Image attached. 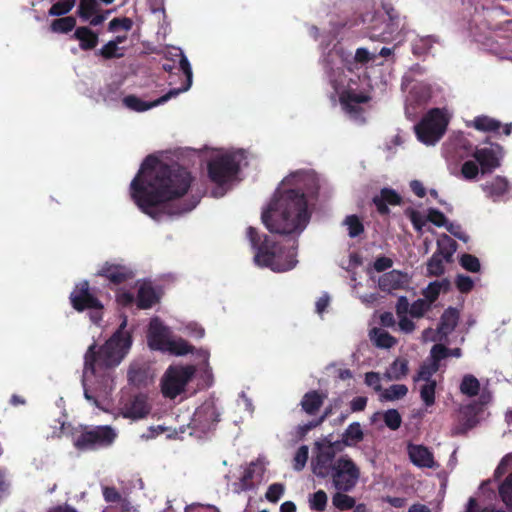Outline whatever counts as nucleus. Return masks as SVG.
Listing matches in <instances>:
<instances>
[{
	"label": "nucleus",
	"instance_id": "1",
	"mask_svg": "<svg viewBox=\"0 0 512 512\" xmlns=\"http://www.w3.org/2000/svg\"><path fill=\"white\" fill-rule=\"evenodd\" d=\"M192 180L186 168L178 164L168 165L149 155L131 182V197L138 208L155 221L180 216L193 210L198 203V200L175 202L188 192Z\"/></svg>",
	"mask_w": 512,
	"mask_h": 512
},
{
	"label": "nucleus",
	"instance_id": "2",
	"mask_svg": "<svg viewBox=\"0 0 512 512\" xmlns=\"http://www.w3.org/2000/svg\"><path fill=\"white\" fill-rule=\"evenodd\" d=\"M281 185L262 212V222L271 233L299 236L310 221L307 197L317 195L318 181L309 172L297 171L284 178Z\"/></svg>",
	"mask_w": 512,
	"mask_h": 512
},
{
	"label": "nucleus",
	"instance_id": "3",
	"mask_svg": "<svg viewBox=\"0 0 512 512\" xmlns=\"http://www.w3.org/2000/svg\"><path fill=\"white\" fill-rule=\"evenodd\" d=\"M125 327L126 320L98 349L95 343L88 347L84 355V375L90 372L92 376H106L107 371L120 364L132 344L131 335L125 331Z\"/></svg>",
	"mask_w": 512,
	"mask_h": 512
},
{
	"label": "nucleus",
	"instance_id": "4",
	"mask_svg": "<svg viewBox=\"0 0 512 512\" xmlns=\"http://www.w3.org/2000/svg\"><path fill=\"white\" fill-rule=\"evenodd\" d=\"M247 237L255 251L254 262L257 266L281 273L292 270L297 265V239L293 240L291 247H287L266 234H260L252 226L247 228Z\"/></svg>",
	"mask_w": 512,
	"mask_h": 512
},
{
	"label": "nucleus",
	"instance_id": "5",
	"mask_svg": "<svg viewBox=\"0 0 512 512\" xmlns=\"http://www.w3.org/2000/svg\"><path fill=\"white\" fill-rule=\"evenodd\" d=\"M382 11L367 13L363 22L368 23L367 35L371 40L390 42L397 38L401 31V18L392 0H381Z\"/></svg>",
	"mask_w": 512,
	"mask_h": 512
},
{
	"label": "nucleus",
	"instance_id": "6",
	"mask_svg": "<svg viewBox=\"0 0 512 512\" xmlns=\"http://www.w3.org/2000/svg\"><path fill=\"white\" fill-rule=\"evenodd\" d=\"M179 70L185 75V80L180 88L170 89L166 94L151 102L143 101L135 95H128L123 98V104L133 111L144 112L186 92L192 85L193 73L187 57L182 52H180Z\"/></svg>",
	"mask_w": 512,
	"mask_h": 512
},
{
	"label": "nucleus",
	"instance_id": "7",
	"mask_svg": "<svg viewBox=\"0 0 512 512\" xmlns=\"http://www.w3.org/2000/svg\"><path fill=\"white\" fill-rule=\"evenodd\" d=\"M116 438V431L109 425L85 426L74 435L73 445L80 451H95L110 447Z\"/></svg>",
	"mask_w": 512,
	"mask_h": 512
},
{
	"label": "nucleus",
	"instance_id": "8",
	"mask_svg": "<svg viewBox=\"0 0 512 512\" xmlns=\"http://www.w3.org/2000/svg\"><path fill=\"white\" fill-rule=\"evenodd\" d=\"M242 157L241 151L213 157L207 165L209 179L217 185L226 184L238 174Z\"/></svg>",
	"mask_w": 512,
	"mask_h": 512
},
{
	"label": "nucleus",
	"instance_id": "9",
	"mask_svg": "<svg viewBox=\"0 0 512 512\" xmlns=\"http://www.w3.org/2000/svg\"><path fill=\"white\" fill-rule=\"evenodd\" d=\"M447 125L442 110L433 108L415 125L417 139L425 145H434L445 134Z\"/></svg>",
	"mask_w": 512,
	"mask_h": 512
},
{
	"label": "nucleus",
	"instance_id": "10",
	"mask_svg": "<svg viewBox=\"0 0 512 512\" xmlns=\"http://www.w3.org/2000/svg\"><path fill=\"white\" fill-rule=\"evenodd\" d=\"M360 475L356 463L348 455H343L335 460L329 476L337 491L350 492L356 487Z\"/></svg>",
	"mask_w": 512,
	"mask_h": 512
},
{
	"label": "nucleus",
	"instance_id": "11",
	"mask_svg": "<svg viewBox=\"0 0 512 512\" xmlns=\"http://www.w3.org/2000/svg\"><path fill=\"white\" fill-rule=\"evenodd\" d=\"M196 372L193 365L169 366L162 379V393L174 399L180 395Z\"/></svg>",
	"mask_w": 512,
	"mask_h": 512
},
{
	"label": "nucleus",
	"instance_id": "12",
	"mask_svg": "<svg viewBox=\"0 0 512 512\" xmlns=\"http://www.w3.org/2000/svg\"><path fill=\"white\" fill-rule=\"evenodd\" d=\"M70 302L72 307L82 312L84 310H97L91 315L93 322L97 323L101 319L99 311L103 309L101 301L90 291L88 281L78 283L70 294Z\"/></svg>",
	"mask_w": 512,
	"mask_h": 512
},
{
	"label": "nucleus",
	"instance_id": "13",
	"mask_svg": "<svg viewBox=\"0 0 512 512\" xmlns=\"http://www.w3.org/2000/svg\"><path fill=\"white\" fill-rule=\"evenodd\" d=\"M333 443H328L327 445L316 443L317 453L315 457L312 459V471L319 478H326L330 475V472L333 470L335 451L333 448Z\"/></svg>",
	"mask_w": 512,
	"mask_h": 512
},
{
	"label": "nucleus",
	"instance_id": "14",
	"mask_svg": "<svg viewBox=\"0 0 512 512\" xmlns=\"http://www.w3.org/2000/svg\"><path fill=\"white\" fill-rule=\"evenodd\" d=\"M370 99L369 94L357 92L351 88L342 91L339 96L343 110L355 119L359 118L364 111L360 105L369 102Z\"/></svg>",
	"mask_w": 512,
	"mask_h": 512
},
{
	"label": "nucleus",
	"instance_id": "15",
	"mask_svg": "<svg viewBox=\"0 0 512 512\" xmlns=\"http://www.w3.org/2000/svg\"><path fill=\"white\" fill-rule=\"evenodd\" d=\"M147 339L148 345L152 350L163 352H166V348L171 340L168 328L157 318L150 321Z\"/></svg>",
	"mask_w": 512,
	"mask_h": 512
},
{
	"label": "nucleus",
	"instance_id": "16",
	"mask_svg": "<svg viewBox=\"0 0 512 512\" xmlns=\"http://www.w3.org/2000/svg\"><path fill=\"white\" fill-rule=\"evenodd\" d=\"M219 422V414L212 404H204L198 407L192 417V424L202 432L212 430Z\"/></svg>",
	"mask_w": 512,
	"mask_h": 512
},
{
	"label": "nucleus",
	"instance_id": "17",
	"mask_svg": "<svg viewBox=\"0 0 512 512\" xmlns=\"http://www.w3.org/2000/svg\"><path fill=\"white\" fill-rule=\"evenodd\" d=\"M113 285H120L134 277L133 271L126 265L105 262L97 272Z\"/></svg>",
	"mask_w": 512,
	"mask_h": 512
},
{
	"label": "nucleus",
	"instance_id": "18",
	"mask_svg": "<svg viewBox=\"0 0 512 512\" xmlns=\"http://www.w3.org/2000/svg\"><path fill=\"white\" fill-rule=\"evenodd\" d=\"M409 284V275L395 269L384 273L378 280V287L384 292L407 289Z\"/></svg>",
	"mask_w": 512,
	"mask_h": 512
},
{
	"label": "nucleus",
	"instance_id": "19",
	"mask_svg": "<svg viewBox=\"0 0 512 512\" xmlns=\"http://www.w3.org/2000/svg\"><path fill=\"white\" fill-rule=\"evenodd\" d=\"M372 203L375 205L377 212L384 216L390 213L389 205L397 206L402 203V197L394 189L385 187L372 198Z\"/></svg>",
	"mask_w": 512,
	"mask_h": 512
},
{
	"label": "nucleus",
	"instance_id": "20",
	"mask_svg": "<svg viewBox=\"0 0 512 512\" xmlns=\"http://www.w3.org/2000/svg\"><path fill=\"white\" fill-rule=\"evenodd\" d=\"M472 156L480 165L483 174L490 173L501 165L500 159L490 148H476Z\"/></svg>",
	"mask_w": 512,
	"mask_h": 512
},
{
	"label": "nucleus",
	"instance_id": "21",
	"mask_svg": "<svg viewBox=\"0 0 512 512\" xmlns=\"http://www.w3.org/2000/svg\"><path fill=\"white\" fill-rule=\"evenodd\" d=\"M326 397V393L320 392L318 390H311L306 392L300 402L302 411L309 416H316L323 406Z\"/></svg>",
	"mask_w": 512,
	"mask_h": 512
},
{
	"label": "nucleus",
	"instance_id": "22",
	"mask_svg": "<svg viewBox=\"0 0 512 512\" xmlns=\"http://www.w3.org/2000/svg\"><path fill=\"white\" fill-rule=\"evenodd\" d=\"M408 455L411 462L417 467L432 468L434 457L432 452L423 445H408Z\"/></svg>",
	"mask_w": 512,
	"mask_h": 512
},
{
	"label": "nucleus",
	"instance_id": "23",
	"mask_svg": "<svg viewBox=\"0 0 512 512\" xmlns=\"http://www.w3.org/2000/svg\"><path fill=\"white\" fill-rule=\"evenodd\" d=\"M263 472L264 468L259 462H251L240 477V489L242 491L254 489L255 481H259L262 478Z\"/></svg>",
	"mask_w": 512,
	"mask_h": 512
},
{
	"label": "nucleus",
	"instance_id": "24",
	"mask_svg": "<svg viewBox=\"0 0 512 512\" xmlns=\"http://www.w3.org/2000/svg\"><path fill=\"white\" fill-rule=\"evenodd\" d=\"M482 189L488 197L496 201L509 192L510 183L507 178L496 176L492 180L484 183Z\"/></svg>",
	"mask_w": 512,
	"mask_h": 512
},
{
	"label": "nucleus",
	"instance_id": "25",
	"mask_svg": "<svg viewBox=\"0 0 512 512\" xmlns=\"http://www.w3.org/2000/svg\"><path fill=\"white\" fill-rule=\"evenodd\" d=\"M150 413V407L143 395H137L125 406L124 417L142 419Z\"/></svg>",
	"mask_w": 512,
	"mask_h": 512
},
{
	"label": "nucleus",
	"instance_id": "26",
	"mask_svg": "<svg viewBox=\"0 0 512 512\" xmlns=\"http://www.w3.org/2000/svg\"><path fill=\"white\" fill-rule=\"evenodd\" d=\"M459 321V311L456 308L449 307L447 308L441 318L438 325V332L444 336L447 337L449 334H451L454 329L456 328Z\"/></svg>",
	"mask_w": 512,
	"mask_h": 512
},
{
	"label": "nucleus",
	"instance_id": "27",
	"mask_svg": "<svg viewBox=\"0 0 512 512\" xmlns=\"http://www.w3.org/2000/svg\"><path fill=\"white\" fill-rule=\"evenodd\" d=\"M74 37L79 41V47L84 51L94 49L99 42L98 34L86 26L76 28Z\"/></svg>",
	"mask_w": 512,
	"mask_h": 512
},
{
	"label": "nucleus",
	"instance_id": "28",
	"mask_svg": "<svg viewBox=\"0 0 512 512\" xmlns=\"http://www.w3.org/2000/svg\"><path fill=\"white\" fill-rule=\"evenodd\" d=\"M159 301L154 288L150 284H142L137 293V307L149 309Z\"/></svg>",
	"mask_w": 512,
	"mask_h": 512
},
{
	"label": "nucleus",
	"instance_id": "29",
	"mask_svg": "<svg viewBox=\"0 0 512 512\" xmlns=\"http://www.w3.org/2000/svg\"><path fill=\"white\" fill-rule=\"evenodd\" d=\"M333 413V408L332 406H327L323 413L319 416V417H316V418H313L312 420H310L309 422L307 423H304V424H301V425H298L297 428H296V436L298 439L302 440L303 438H305V436L313 429L319 427L320 425L323 424V422L332 415Z\"/></svg>",
	"mask_w": 512,
	"mask_h": 512
},
{
	"label": "nucleus",
	"instance_id": "30",
	"mask_svg": "<svg viewBox=\"0 0 512 512\" xmlns=\"http://www.w3.org/2000/svg\"><path fill=\"white\" fill-rule=\"evenodd\" d=\"M457 242L447 234H442L437 240V250L435 253H440L446 262H451L452 257L457 249Z\"/></svg>",
	"mask_w": 512,
	"mask_h": 512
},
{
	"label": "nucleus",
	"instance_id": "31",
	"mask_svg": "<svg viewBox=\"0 0 512 512\" xmlns=\"http://www.w3.org/2000/svg\"><path fill=\"white\" fill-rule=\"evenodd\" d=\"M364 439V433L359 422L351 423L342 434V443L345 446H354Z\"/></svg>",
	"mask_w": 512,
	"mask_h": 512
},
{
	"label": "nucleus",
	"instance_id": "32",
	"mask_svg": "<svg viewBox=\"0 0 512 512\" xmlns=\"http://www.w3.org/2000/svg\"><path fill=\"white\" fill-rule=\"evenodd\" d=\"M408 371V360L405 358H397L389 366L385 377L389 380H401L408 374Z\"/></svg>",
	"mask_w": 512,
	"mask_h": 512
},
{
	"label": "nucleus",
	"instance_id": "33",
	"mask_svg": "<svg viewBox=\"0 0 512 512\" xmlns=\"http://www.w3.org/2000/svg\"><path fill=\"white\" fill-rule=\"evenodd\" d=\"M481 385L479 380L472 374H465L462 377L459 390L467 397H475L479 395Z\"/></svg>",
	"mask_w": 512,
	"mask_h": 512
},
{
	"label": "nucleus",
	"instance_id": "34",
	"mask_svg": "<svg viewBox=\"0 0 512 512\" xmlns=\"http://www.w3.org/2000/svg\"><path fill=\"white\" fill-rule=\"evenodd\" d=\"M473 126L478 131L497 132L501 128V122L489 116H477L473 120Z\"/></svg>",
	"mask_w": 512,
	"mask_h": 512
},
{
	"label": "nucleus",
	"instance_id": "35",
	"mask_svg": "<svg viewBox=\"0 0 512 512\" xmlns=\"http://www.w3.org/2000/svg\"><path fill=\"white\" fill-rule=\"evenodd\" d=\"M100 12L97 0H80L77 15L83 21H88L94 14Z\"/></svg>",
	"mask_w": 512,
	"mask_h": 512
},
{
	"label": "nucleus",
	"instance_id": "36",
	"mask_svg": "<svg viewBox=\"0 0 512 512\" xmlns=\"http://www.w3.org/2000/svg\"><path fill=\"white\" fill-rule=\"evenodd\" d=\"M194 347L185 339H171L169 345L166 348V352H169L176 356H183L188 353H192Z\"/></svg>",
	"mask_w": 512,
	"mask_h": 512
},
{
	"label": "nucleus",
	"instance_id": "37",
	"mask_svg": "<svg viewBox=\"0 0 512 512\" xmlns=\"http://www.w3.org/2000/svg\"><path fill=\"white\" fill-rule=\"evenodd\" d=\"M439 368H440L439 364L424 363L419 367V370L417 371L416 375L413 377V381L414 382L424 381L425 383L436 382V380L432 379V376L438 372Z\"/></svg>",
	"mask_w": 512,
	"mask_h": 512
},
{
	"label": "nucleus",
	"instance_id": "38",
	"mask_svg": "<svg viewBox=\"0 0 512 512\" xmlns=\"http://www.w3.org/2000/svg\"><path fill=\"white\" fill-rule=\"evenodd\" d=\"M346 493L347 492L337 491L332 496V504L336 509L344 511V510L353 509L355 507V504H356L355 498H353L352 496H349Z\"/></svg>",
	"mask_w": 512,
	"mask_h": 512
},
{
	"label": "nucleus",
	"instance_id": "39",
	"mask_svg": "<svg viewBox=\"0 0 512 512\" xmlns=\"http://www.w3.org/2000/svg\"><path fill=\"white\" fill-rule=\"evenodd\" d=\"M76 26V19L72 16L55 19L51 23V30L56 33H68Z\"/></svg>",
	"mask_w": 512,
	"mask_h": 512
},
{
	"label": "nucleus",
	"instance_id": "40",
	"mask_svg": "<svg viewBox=\"0 0 512 512\" xmlns=\"http://www.w3.org/2000/svg\"><path fill=\"white\" fill-rule=\"evenodd\" d=\"M444 258L440 256V253H433L431 258L427 262V274L428 276H441L445 271Z\"/></svg>",
	"mask_w": 512,
	"mask_h": 512
},
{
	"label": "nucleus",
	"instance_id": "41",
	"mask_svg": "<svg viewBox=\"0 0 512 512\" xmlns=\"http://www.w3.org/2000/svg\"><path fill=\"white\" fill-rule=\"evenodd\" d=\"M76 0H62L58 1L50 7L48 10L49 16H63L68 14L75 6Z\"/></svg>",
	"mask_w": 512,
	"mask_h": 512
},
{
	"label": "nucleus",
	"instance_id": "42",
	"mask_svg": "<svg viewBox=\"0 0 512 512\" xmlns=\"http://www.w3.org/2000/svg\"><path fill=\"white\" fill-rule=\"evenodd\" d=\"M436 385V382H428L420 387V398L426 407H431L435 404Z\"/></svg>",
	"mask_w": 512,
	"mask_h": 512
},
{
	"label": "nucleus",
	"instance_id": "43",
	"mask_svg": "<svg viewBox=\"0 0 512 512\" xmlns=\"http://www.w3.org/2000/svg\"><path fill=\"white\" fill-rule=\"evenodd\" d=\"M499 495L507 508L512 512V473L500 485Z\"/></svg>",
	"mask_w": 512,
	"mask_h": 512
},
{
	"label": "nucleus",
	"instance_id": "44",
	"mask_svg": "<svg viewBox=\"0 0 512 512\" xmlns=\"http://www.w3.org/2000/svg\"><path fill=\"white\" fill-rule=\"evenodd\" d=\"M344 224L348 227V235L351 238L358 237L364 232V225L357 215H348Z\"/></svg>",
	"mask_w": 512,
	"mask_h": 512
},
{
	"label": "nucleus",
	"instance_id": "45",
	"mask_svg": "<svg viewBox=\"0 0 512 512\" xmlns=\"http://www.w3.org/2000/svg\"><path fill=\"white\" fill-rule=\"evenodd\" d=\"M328 497L324 490H318L313 493L309 499V507L311 510L323 512L327 506Z\"/></svg>",
	"mask_w": 512,
	"mask_h": 512
},
{
	"label": "nucleus",
	"instance_id": "46",
	"mask_svg": "<svg viewBox=\"0 0 512 512\" xmlns=\"http://www.w3.org/2000/svg\"><path fill=\"white\" fill-rule=\"evenodd\" d=\"M408 393V388L404 384H394L384 391L382 397L387 401L401 399Z\"/></svg>",
	"mask_w": 512,
	"mask_h": 512
},
{
	"label": "nucleus",
	"instance_id": "47",
	"mask_svg": "<svg viewBox=\"0 0 512 512\" xmlns=\"http://www.w3.org/2000/svg\"><path fill=\"white\" fill-rule=\"evenodd\" d=\"M98 54L106 60L118 59L124 56L121 48L115 45V42L109 41L99 51Z\"/></svg>",
	"mask_w": 512,
	"mask_h": 512
},
{
	"label": "nucleus",
	"instance_id": "48",
	"mask_svg": "<svg viewBox=\"0 0 512 512\" xmlns=\"http://www.w3.org/2000/svg\"><path fill=\"white\" fill-rule=\"evenodd\" d=\"M460 265L467 271L472 273H477L481 269V264L479 259L469 253H464L459 259Z\"/></svg>",
	"mask_w": 512,
	"mask_h": 512
},
{
	"label": "nucleus",
	"instance_id": "49",
	"mask_svg": "<svg viewBox=\"0 0 512 512\" xmlns=\"http://www.w3.org/2000/svg\"><path fill=\"white\" fill-rule=\"evenodd\" d=\"M385 425L391 430H397L402 423V417L398 410L389 409L383 415Z\"/></svg>",
	"mask_w": 512,
	"mask_h": 512
},
{
	"label": "nucleus",
	"instance_id": "50",
	"mask_svg": "<svg viewBox=\"0 0 512 512\" xmlns=\"http://www.w3.org/2000/svg\"><path fill=\"white\" fill-rule=\"evenodd\" d=\"M375 344L380 348H391L396 344V339L391 336L387 331L374 330Z\"/></svg>",
	"mask_w": 512,
	"mask_h": 512
},
{
	"label": "nucleus",
	"instance_id": "51",
	"mask_svg": "<svg viewBox=\"0 0 512 512\" xmlns=\"http://www.w3.org/2000/svg\"><path fill=\"white\" fill-rule=\"evenodd\" d=\"M285 492V486L282 483L271 484L266 493V499L271 503H277Z\"/></svg>",
	"mask_w": 512,
	"mask_h": 512
},
{
	"label": "nucleus",
	"instance_id": "52",
	"mask_svg": "<svg viewBox=\"0 0 512 512\" xmlns=\"http://www.w3.org/2000/svg\"><path fill=\"white\" fill-rule=\"evenodd\" d=\"M405 213L410 219L414 229L418 232H421L426 222L428 221L427 218L424 219L419 211L411 208L407 209Z\"/></svg>",
	"mask_w": 512,
	"mask_h": 512
},
{
	"label": "nucleus",
	"instance_id": "53",
	"mask_svg": "<svg viewBox=\"0 0 512 512\" xmlns=\"http://www.w3.org/2000/svg\"><path fill=\"white\" fill-rule=\"evenodd\" d=\"M308 460V447L303 445L298 448L294 456L293 468L296 471H301Z\"/></svg>",
	"mask_w": 512,
	"mask_h": 512
},
{
	"label": "nucleus",
	"instance_id": "54",
	"mask_svg": "<svg viewBox=\"0 0 512 512\" xmlns=\"http://www.w3.org/2000/svg\"><path fill=\"white\" fill-rule=\"evenodd\" d=\"M133 27V21L132 19L128 17H122V18H114L109 22L108 30L111 32L116 31L117 29L121 28L125 31L131 30Z\"/></svg>",
	"mask_w": 512,
	"mask_h": 512
},
{
	"label": "nucleus",
	"instance_id": "55",
	"mask_svg": "<svg viewBox=\"0 0 512 512\" xmlns=\"http://www.w3.org/2000/svg\"><path fill=\"white\" fill-rule=\"evenodd\" d=\"M430 303L424 299H417L411 304L409 313L412 317H422L426 311L430 308Z\"/></svg>",
	"mask_w": 512,
	"mask_h": 512
},
{
	"label": "nucleus",
	"instance_id": "56",
	"mask_svg": "<svg viewBox=\"0 0 512 512\" xmlns=\"http://www.w3.org/2000/svg\"><path fill=\"white\" fill-rule=\"evenodd\" d=\"M427 220L437 227H445L448 224L447 218L440 210L430 208L427 214Z\"/></svg>",
	"mask_w": 512,
	"mask_h": 512
},
{
	"label": "nucleus",
	"instance_id": "57",
	"mask_svg": "<svg viewBox=\"0 0 512 512\" xmlns=\"http://www.w3.org/2000/svg\"><path fill=\"white\" fill-rule=\"evenodd\" d=\"M455 285H456V288L461 293L466 294V293H469L473 289L474 282L471 279V277H469L467 275H463V274H458L455 279Z\"/></svg>",
	"mask_w": 512,
	"mask_h": 512
},
{
	"label": "nucleus",
	"instance_id": "58",
	"mask_svg": "<svg viewBox=\"0 0 512 512\" xmlns=\"http://www.w3.org/2000/svg\"><path fill=\"white\" fill-rule=\"evenodd\" d=\"M434 42L432 36H427L424 38H420L413 45V53L415 55H423L426 54L432 47V43Z\"/></svg>",
	"mask_w": 512,
	"mask_h": 512
},
{
	"label": "nucleus",
	"instance_id": "59",
	"mask_svg": "<svg viewBox=\"0 0 512 512\" xmlns=\"http://www.w3.org/2000/svg\"><path fill=\"white\" fill-rule=\"evenodd\" d=\"M461 173L467 180L476 178L479 173V167L476 162L468 160L462 164Z\"/></svg>",
	"mask_w": 512,
	"mask_h": 512
},
{
	"label": "nucleus",
	"instance_id": "60",
	"mask_svg": "<svg viewBox=\"0 0 512 512\" xmlns=\"http://www.w3.org/2000/svg\"><path fill=\"white\" fill-rule=\"evenodd\" d=\"M440 292L441 284L439 283V281L431 282L424 290V296L426 298V301L432 304L438 299Z\"/></svg>",
	"mask_w": 512,
	"mask_h": 512
},
{
	"label": "nucleus",
	"instance_id": "61",
	"mask_svg": "<svg viewBox=\"0 0 512 512\" xmlns=\"http://www.w3.org/2000/svg\"><path fill=\"white\" fill-rule=\"evenodd\" d=\"M448 357V348L442 344H435L431 348V363L440 365V361Z\"/></svg>",
	"mask_w": 512,
	"mask_h": 512
},
{
	"label": "nucleus",
	"instance_id": "62",
	"mask_svg": "<svg viewBox=\"0 0 512 512\" xmlns=\"http://www.w3.org/2000/svg\"><path fill=\"white\" fill-rule=\"evenodd\" d=\"M478 420L476 418V414L474 413L473 406H468L464 411V422L463 425L466 429H472L476 426Z\"/></svg>",
	"mask_w": 512,
	"mask_h": 512
},
{
	"label": "nucleus",
	"instance_id": "63",
	"mask_svg": "<svg viewBox=\"0 0 512 512\" xmlns=\"http://www.w3.org/2000/svg\"><path fill=\"white\" fill-rule=\"evenodd\" d=\"M103 497L106 502L117 503L121 500V494L115 487L106 486L103 488Z\"/></svg>",
	"mask_w": 512,
	"mask_h": 512
},
{
	"label": "nucleus",
	"instance_id": "64",
	"mask_svg": "<svg viewBox=\"0 0 512 512\" xmlns=\"http://www.w3.org/2000/svg\"><path fill=\"white\" fill-rule=\"evenodd\" d=\"M365 383L368 386H371L374 388L375 391L379 392L382 390V385L380 383V376L377 372H367L365 374Z\"/></svg>",
	"mask_w": 512,
	"mask_h": 512
}]
</instances>
